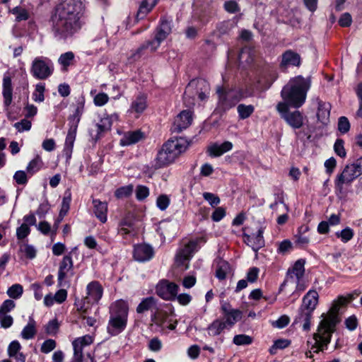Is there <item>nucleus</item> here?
Wrapping results in <instances>:
<instances>
[{
  "mask_svg": "<svg viewBox=\"0 0 362 362\" xmlns=\"http://www.w3.org/2000/svg\"><path fill=\"white\" fill-rule=\"evenodd\" d=\"M74 262L71 252L66 255L59 263L58 271V284L62 286L63 281L67 277L68 274L73 270Z\"/></svg>",
  "mask_w": 362,
  "mask_h": 362,
  "instance_id": "f8f14e48",
  "label": "nucleus"
},
{
  "mask_svg": "<svg viewBox=\"0 0 362 362\" xmlns=\"http://www.w3.org/2000/svg\"><path fill=\"white\" fill-rule=\"evenodd\" d=\"M153 256V248L148 245H138L134 247V257L138 262L150 260Z\"/></svg>",
  "mask_w": 362,
  "mask_h": 362,
  "instance_id": "6ab92c4d",
  "label": "nucleus"
},
{
  "mask_svg": "<svg viewBox=\"0 0 362 362\" xmlns=\"http://www.w3.org/2000/svg\"><path fill=\"white\" fill-rule=\"evenodd\" d=\"M313 315V311L305 310V308L300 306L294 318L293 324L299 325L304 331H308L310 329V320Z\"/></svg>",
  "mask_w": 362,
  "mask_h": 362,
  "instance_id": "ddd939ff",
  "label": "nucleus"
},
{
  "mask_svg": "<svg viewBox=\"0 0 362 362\" xmlns=\"http://www.w3.org/2000/svg\"><path fill=\"white\" fill-rule=\"evenodd\" d=\"M216 93L218 96L217 108L221 112H226L234 107L242 98V93L237 89H226L218 87Z\"/></svg>",
  "mask_w": 362,
  "mask_h": 362,
  "instance_id": "423d86ee",
  "label": "nucleus"
},
{
  "mask_svg": "<svg viewBox=\"0 0 362 362\" xmlns=\"http://www.w3.org/2000/svg\"><path fill=\"white\" fill-rule=\"evenodd\" d=\"M43 162L40 156H36L31 160L26 167V172L29 177L37 173L42 167Z\"/></svg>",
  "mask_w": 362,
  "mask_h": 362,
  "instance_id": "4c0bfd02",
  "label": "nucleus"
},
{
  "mask_svg": "<svg viewBox=\"0 0 362 362\" xmlns=\"http://www.w3.org/2000/svg\"><path fill=\"white\" fill-rule=\"evenodd\" d=\"M23 291V286L18 284H16L8 288L7 294L10 298L17 299L22 296Z\"/></svg>",
  "mask_w": 362,
  "mask_h": 362,
  "instance_id": "3c124183",
  "label": "nucleus"
},
{
  "mask_svg": "<svg viewBox=\"0 0 362 362\" xmlns=\"http://www.w3.org/2000/svg\"><path fill=\"white\" fill-rule=\"evenodd\" d=\"M232 272L231 267L228 262L223 259H218L216 262V269L215 276L219 280H224L227 275Z\"/></svg>",
  "mask_w": 362,
  "mask_h": 362,
  "instance_id": "c756f323",
  "label": "nucleus"
},
{
  "mask_svg": "<svg viewBox=\"0 0 362 362\" xmlns=\"http://www.w3.org/2000/svg\"><path fill=\"white\" fill-rule=\"evenodd\" d=\"M118 234L123 238H126L128 235H134V231L132 222L127 218L122 219L118 226Z\"/></svg>",
  "mask_w": 362,
  "mask_h": 362,
  "instance_id": "f704fd0d",
  "label": "nucleus"
},
{
  "mask_svg": "<svg viewBox=\"0 0 362 362\" xmlns=\"http://www.w3.org/2000/svg\"><path fill=\"white\" fill-rule=\"evenodd\" d=\"M30 233V228L27 223H23L16 229V236L18 240L25 238Z\"/></svg>",
  "mask_w": 362,
  "mask_h": 362,
  "instance_id": "13d9d810",
  "label": "nucleus"
},
{
  "mask_svg": "<svg viewBox=\"0 0 362 362\" xmlns=\"http://www.w3.org/2000/svg\"><path fill=\"white\" fill-rule=\"evenodd\" d=\"M83 109L84 99L81 98V100L78 101L74 114L69 117V125L78 127V123L81 119V117L83 112Z\"/></svg>",
  "mask_w": 362,
  "mask_h": 362,
  "instance_id": "72a5a7b5",
  "label": "nucleus"
},
{
  "mask_svg": "<svg viewBox=\"0 0 362 362\" xmlns=\"http://www.w3.org/2000/svg\"><path fill=\"white\" fill-rule=\"evenodd\" d=\"M21 251L29 259H33L36 256L35 247L28 244L21 245Z\"/></svg>",
  "mask_w": 362,
  "mask_h": 362,
  "instance_id": "680f3d73",
  "label": "nucleus"
},
{
  "mask_svg": "<svg viewBox=\"0 0 362 362\" xmlns=\"http://www.w3.org/2000/svg\"><path fill=\"white\" fill-rule=\"evenodd\" d=\"M254 51L248 47H243L239 53L238 59L241 63L250 64L254 59Z\"/></svg>",
  "mask_w": 362,
  "mask_h": 362,
  "instance_id": "79ce46f5",
  "label": "nucleus"
},
{
  "mask_svg": "<svg viewBox=\"0 0 362 362\" xmlns=\"http://www.w3.org/2000/svg\"><path fill=\"white\" fill-rule=\"evenodd\" d=\"M192 112L190 110L182 111L175 118L173 122V131L180 132L189 127L192 122Z\"/></svg>",
  "mask_w": 362,
  "mask_h": 362,
  "instance_id": "9b49d317",
  "label": "nucleus"
},
{
  "mask_svg": "<svg viewBox=\"0 0 362 362\" xmlns=\"http://www.w3.org/2000/svg\"><path fill=\"white\" fill-rule=\"evenodd\" d=\"M319 300V294L315 290H310L303 298L300 307L313 311L315 310Z\"/></svg>",
  "mask_w": 362,
  "mask_h": 362,
  "instance_id": "393cba45",
  "label": "nucleus"
},
{
  "mask_svg": "<svg viewBox=\"0 0 362 362\" xmlns=\"http://www.w3.org/2000/svg\"><path fill=\"white\" fill-rule=\"evenodd\" d=\"M45 90V84L39 83L36 84L35 91L33 93V98L35 102L41 103L44 101L45 96L44 93Z\"/></svg>",
  "mask_w": 362,
  "mask_h": 362,
  "instance_id": "de8ad7c7",
  "label": "nucleus"
},
{
  "mask_svg": "<svg viewBox=\"0 0 362 362\" xmlns=\"http://www.w3.org/2000/svg\"><path fill=\"white\" fill-rule=\"evenodd\" d=\"M172 22L166 19L165 17H162L160 21V24L155 31L154 36L163 42L172 32Z\"/></svg>",
  "mask_w": 362,
  "mask_h": 362,
  "instance_id": "4be33fe9",
  "label": "nucleus"
},
{
  "mask_svg": "<svg viewBox=\"0 0 362 362\" xmlns=\"http://www.w3.org/2000/svg\"><path fill=\"white\" fill-rule=\"evenodd\" d=\"M93 211L95 217L103 223L107 220V203L100 199H93L92 201Z\"/></svg>",
  "mask_w": 362,
  "mask_h": 362,
  "instance_id": "aec40b11",
  "label": "nucleus"
},
{
  "mask_svg": "<svg viewBox=\"0 0 362 362\" xmlns=\"http://www.w3.org/2000/svg\"><path fill=\"white\" fill-rule=\"evenodd\" d=\"M144 138V133L140 130L125 132L120 139L119 144L122 146L134 144Z\"/></svg>",
  "mask_w": 362,
  "mask_h": 362,
  "instance_id": "a878e982",
  "label": "nucleus"
},
{
  "mask_svg": "<svg viewBox=\"0 0 362 362\" xmlns=\"http://www.w3.org/2000/svg\"><path fill=\"white\" fill-rule=\"evenodd\" d=\"M156 310L151 314V319L153 322L158 326H162L166 320L167 313L155 308Z\"/></svg>",
  "mask_w": 362,
  "mask_h": 362,
  "instance_id": "a18cd8bd",
  "label": "nucleus"
},
{
  "mask_svg": "<svg viewBox=\"0 0 362 362\" xmlns=\"http://www.w3.org/2000/svg\"><path fill=\"white\" fill-rule=\"evenodd\" d=\"M147 106L146 95L139 94L132 100L128 112L132 114H135V117H139L145 111Z\"/></svg>",
  "mask_w": 362,
  "mask_h": 362,
  "instance_id": "2eb2a0df",
  "label": "nucleus"
},
{
  "mask_svg": "<svg viewBox=\"0 0 362 362\" xmlns=\"http://www.w3.org/2000/svg\"><path fill=\"white\" fill-rule=\"evenodd\" d=\"M11 12L16 16V20L17 21H26L29 18L27 10L20 6L13 8Z\"/></svg>",
  "mask_w": 362,
  "mask_h": 362,
  "instance_id": "8fccbe9b",
  "label": "nucleus"
},
{
  "mask_svg": "<svg viewBox=\"0 0 362 362\" xmlns=\"http://www.w3.org/2000/svg\"><path fill=\"white\" fill-rule=\"evenodd\" d=\"M36 334L35 322L33 318H30L28 324L23 328L21 336L25 339H30Z\"/></svg>",
  "mask_w": 362,
  "mask_h": 362,
  "instance_id": "37998d69",
  "label": "nucleus"
},
{
  "mask_svg": "<svg viewBox=\"0 0 362 362\" xmlns=\"http://www.w3.org/2000/svg\"><path fill=\"white\" fill-rule=\"evenodd\" d=\"M2 95L4 98V105L8 110L13 100V86L11 78L4 74L2 82Z\"/></svg>",
  "mask_w": 362,
  "mask_h": 362,
  "instance_id": "f3484780",
  "label": "nucleus"
},
{
  "mask_svg": "<svg viewBox=\"0 0 362 362\" xmlns=\"http://www.w3.org/2000/svg\"><path fill=\"white\" fill-rule=\"evenodd\" d=\"M134 191V187L132 185L122 186L119 187L115 192V196L117 199H124L131 196Z\"/></svg>",
  "mask_w": 362,
  "mask_h": 362,
  "instance_id": "49530a36",
  "label": "nucleus"
},
{
  "mask_svg": "<svg viewBox=\"0 0 362 362\" xmlns=\"http://www.w3.org/2000/svg\"><path fill=\"white\" fill-rule=\"evenodd\" d=\"M203 197L206 202H209V204L212 207L217 206L220 203V198L216 194H215L214 193L204 192Z\"/></svg>",
  "mask_w": 362,
  "mask_h": 362,
  "instance_id": "052dcab7",
  "label": "nucleus"
},
{
  "mask_svg": "<svg viewBox=\"0 0 362 362\" xmlns=\"http://www.w3.org/2000/svg\"><path fill=\"white\" fill-rule=\"evenodd\" d=\"M77 127L69 125V129L65 140V150L69 152L72 151L74 144L76 139Z\"/></svg>",
  "mask_w": 362,
  "mask_h": 362,
  "instance_id": "a19ab883",
  "label": "nucleus"
},
{
  "mask_svg": "<svg viewBox=\"0 0 362 362\" xmlns=\"http://www.w3.org/2000/svg\"><path fill=\"white\" fill-rule=\"evenodd\" d=\"M244 242L251 247L254 251H257L264 245L263 230L259 228L256 233L251 235L245 234Z\"/></svg>",
  "mask_w": 362,
  "mask_h": 362,
  "instance_id": "dca6fc26",
  "label": "nucleus"
},
{
  "mask_svg": "<svg viewBox=\"0 0 362 362\" xmlns=\"http://www.w3.org/2000/svg\"><path fill=\"white\" fill-rule=\"evenodd\" d=\"M112 126L111 119L108 115L101 118L100 122L94 125V129H91V134L95 140L100 138L103 133L109 130Z\"/></svg>",
  "mask_w": 362,
  "mask_h": 362,
  "instance_id": "5701e85b",
  "label": "nucleus"
},
{
  "mask_svg": "<svg viewBox=\"0 0 362 362\" xmlns=\"http://www.w3.org/2000/svg\"><path fill=\"white\" fill-rule=\"evenodd\" d=\"M30 71L35 78L45 80L52 75L54 65L49 58L37 57L32 62Z\"/></svg>",
  "mask_w": 362,
  "mask_h": 362,
  "instance_id": "0eeeda50",
  "label": "nucleus"
},
{
  "mask_svg": "<svg viewBox=\"0 0 362 362\" xmlns=\"http://www.w3.org/2000/svg\"><path fill=\"white\" fill-rule=\"evenodd\" d=\"M158 0H144L136 14L137 20L143 19L156 5Z\"/></svg>",
  "mask_w": 362,
  "mask_h": 362,
  "instance_id": "473e14b6",
  "label": "nucleus"
},
{
  "mask_svg": "<svg viewBox=\"0 0 362 362\" xmlns=\"http://www.w3.org/2000/svg\"><path fill=\"white\" fill-rule=\"evenodd\" d=\"M28 177H30L27 172L24 170H18L13 175V180L18 185H26L28 181Z\"/></svg>",
  "mask_w": 362,
  "mask_h": 362,
  "instance_id": "603ef678",
  "label": "nucleus"
},
{
  "mask_svg": "<svg viewBox=\"0 0 362 362\" xmlns=\"http://www.w3.org/2000/svg\"><path fill=\"white\" fill-rule=\"evenodd\" d=\"M197 247V243L194 241H190L185 247L180 249L177 253L186 257L189 259L192 257L194 251Z\"/></svg>",
  "mask_w": 362,
  "mask_h": 362,
  "instance_id": "09e8293b",
  "label": "nucleus"
},
{
  "mask_svg": "<svg viewBox=\"0 0 362 362\" xmlns=\"http://www.w3.org/2000/svg\"><path fill=\"white\" fill-rule=\"evenodd\" d=\"M170 204V199L167 195H160L156 200V205L161 211L165 210Z\"/></svg>",
  "mask_w": 362,
  "mask_h": 362,
  "instance_id": "338daca9",
  "label": "nucleus"
},
{
  "mask_svg": "<svg viewBox=\"0 0 362 362\" xmlns=\"http://www.w3.org/2000/svg\"><path fill=\"white\" fill-rule=\"evenodd\" d=\"M233 148V144L230 141H225L221 144H213L209 146V154L213 156H220L223 153L230 151Z\"/></svg>",
  "mask_w": 362,
  "mask_h": 362,
  "instance_id": "c85d7f7f",
  "label": "nucleus"
},
{
  "mask_svg": "<svg viewBox=\"0 0 362 362\" xmlns=\"http://www.w3.org/2000/svg\"><path fill=\"white\" fill-rule=\"evenodd\" d=\"M103 288L101 284L96 281H91L86 287V296L81 300L85 305L97 303L102 298Z\"/></svg>",
  "mask_w": 362,
  "mask_h": 362,
  "instance_id": "9d476101",
  "label": "nucleus"
},
{
  "mask_svg": "<svg viewBox=\"0 0 362 362\" xmlns=\"http://www.w3.org/2000/svg\"><path fill=\"white\" fill-rule=\"evenodd\" d=\"M136 197L138 200H144L149 195V189L144 185H138L135 190Z\"/></svg>",
  "mask_w": 362,
  "mask_h": 362,
  "instance_id": "bf43d9fd",
  "label": "nucleus"
},
{
  "mask_svg": "<svg viewBox=\"0 0 362 362\" xmlns=\"http://www.w3.org/2000/svg\"><path fill=\"white\" fill-rule=\"evenodd\" d=\"M76 305L77 306V310L81 313V317L86 320V324L90 327L95 326L96 323V319L92 317H87L86 315V314L88 313L89 305H85V303H83L82 301L77 302Z\"/></svg>",
  "mask_w": 362,
  "mask_h": 362,
  "instance_id": "ea45409f",
  "label": "nucleus"
},
{
  "mask_svg": "<svg viewBox=\"0 0 362 362\" xmlns=\"http://www.w3.org/2000/svg\"><path fill=\"white\" fill-rule=\"evenodd\" d=\"M310 84L308 79L300 76H296L289 81L281 90V97L284 103H279L277 105V110L281 115V117L286 113H290L288 105L298 108L303 105L306 99V95Z\"/></svg>",
  "mask_w": 362,
  "mask_h": 362,
  "instance_id": "7ed1b4c3",
  "label": "nucleus"
},
{
  "mask_svg": "<svg viewBox=\"0 0 362 362\" xmlns=\"http://www.w3.org/2000/svg\"><path fill=\"white\" fill-rule=\"evenodd\" d=\"M156 300L153 297H147L144 298L136 308L137 313H143L148 310H152L156 308Z\"/></svg>",
  "mask_w": 362,
  "mask_h": 362,
  "instance_id": "c9c22d12",
  "label": "nucleus"
},
{
  "mask_svg": "<svg viewBox=\"0 0 362 362\" xmlns=\"http://www.w3.org/2000/svg\"><path fill=\"white\" fill-rule=\"evenodd\" d=\"M56 345L54 339H47L42 343L40 351L44 354H48L55 349Z\"/></svg>",
  "mask_w": 362,
  "mask_h": 362,
  "instance_id": "0e129e2a",
  "label": "nucleus"
},
{
  "mask_svg": "<svg viewBox=\"0 0 362 362\" xmlns=\"http://www.w3.org/2000/svg\"><path fill=\"white\" fill-rule=\"evenodd\" d=\"M84 11L81 0H61L52 16L55 37L65 40L78 33L85 23Z\"/></svg>",
  "mask_w": 362,
  "mask_h": 362,
  "instance_id": "f257e3e1",
  "label": "nucleus"
},
{
  "mask_svg": "<svg viewBox=\"0 0 362 362\" xmlns=\"http://www.w3.org/2000/svg\"><path fill=\"white\" fill-rule=\"evenodd\" d=\"M161 42H162L160 40L154 36L153 40L146 41L141 46L144 47V50L149 49L151 52H154L160 47Z\"/></svg>",
  "mask_w": 362,
  "mask_h": 362,
  "instance_id": "864d4df0",
  "label": "nucleus"
},
{
  "mask_svg": "<svg viewBox=\"0 0 362 362\" xmlns=\"http://www.w3.org/2000/svg\"><path fill=\"white\" fill-rule=\"evenodd\" d=\"M350 129V123L346 117H341L338 121V130L341 134L348 132Z\"/></svg>",
  "mask_w": 362,
  "mask_h": 362,
  "instance_id": "69168bd1",
  "label": "nucleus"
},
{
  "mask_svg": "<svg viewBox=\"0 0 362 362\" xmlns=\"http://www.w3.org/2000/svg\"><path fill=\"white\" fill-rule=\"evenodd\" d=\"M128 312V304L122 300H116L110 306V317H127Z\"/></svg>",
  "mask_w": 362,
  "mask_h": 362,
  "instance_id": "412c9836",
  "label": "nucleus"
},
{
  "mask_svg": "<svg viewBox=\"0 0 362 362\" xmlns=\"http://www.w3.org/2000/svg\"><path fill=\"white\" fill-rule=\"evenodd\" d=\"M331 105L329 103L319 102L317 112L318 120L322 124H327L329 121Z\"/></svg>",
  "mask_w": 362,
  "mask_h": 362,
  "instance_id": "7c9ffc66",
  "label": "nucleus"
},
{
  "mask_svg": "<svg viewBox=\"0 0 362 362\" xmlns=\"http://www.w3.org/2000/svg\"><path fill=\"white\" fill-rule=\"evenodd\" d=\"M300 64V55L292 51L287 50L282 54V59L280 66L282 69H286L289 66H298Z\"/></svg>",
  "mask_w": 362,
  "mask_h": 362,
  "instance_id": "b1692460",
  "label": "nucleus"
},
{
  "mask_svg": "<svg viewBox=\"0 0 362 362\" xmlns=\"http://www.w3.org/2000/svg\"><path fill=\"white\" fill-rule=\"evenodd\" d=\"M127 317H110L107 331L112 335L121 333L127 326Z\"/></svg>",
  "mask_w": 362,
  "mask_h": 362,
  "instance_id": "a211bd4d",
  "label": "nucleus"
},
{
  "mask_svg": "<svg viewBox=\"0 0 362 362\" xmlns=\"http://www.w3.org/2000/svg\"><path fill=\"white\" fill-rule=\"evenodd\" d=\"M224 313V322H226L228 328L232 327L238 321L242 318L243 313L237 309L227 310L225 306L222 308Z\"/></svg>",
  "mask_w": 362,
  "mask_h": 362,
  "instance_id": "bb28decb",
  "label": "nucleus"
},
{
  "mask_svg": "<svg viewBox=\"0 0 362 362\" xmlns=\"http://www.w3.org/2000/svg\"><path fill=\"white\" fill-rule=\"evenodd\" d=\"M305 260L300 259L297 260L291 269H289L287 272L286 279L284 284L289 281L296 280L299 281L303 276L305 272Z\"/></svg>",
  "mask_w": 362,
  "mask_h": 362,
  "instance_id": "4468645a",
  "label": "nucleus"
},
{
  "mask_svg": "<svg viewBox=\"0 0 362 362\" xmlns=\"http://www.w3.org/2000/svg\"><path fill=\"white\" fill-rule=\"evenodd\" d=\"M290 341L287 339H278L274 341L273 346L270 348L269 351L272 354H274L277 349H282L289 346Z\"/></svg>",
  "mask_w": 362,
  "mask_h": 362,
  "instance_id": "4d7b16f0",
  "label": "nucleus"
},
{
  "mask_svg": "<svg viewBox=\"0 0 362 362\" xmlns=\"http://www.w3.org/2000/svg\"><path fill=\"white\" fill-rule=\"evenodd\" d=\"M187 146L188 143L184 138L169 139L158 151L153 160V168L159 169L173 163L182 153L186 151Z\"/></svg>",
  "mask_w": 362,
  "mask_h": 362,
  "instance_id": "20e7f679",
  "label": "nucleus"
},
{
  "mask_svg": "<svg viewBox=\"0 0 362 362\" xmlns=\"http://www.w3.org/2000/svg\"><path fill=\"white\" fill-rule=\"evenodd\" d=\"M209 93V85L203 80H192L185 88L183 99L187 106L194 105V96L197 95L201 100L207 98Z\"/></svg>",
  "mask_w": 362,
  "mask_h": 362,
  "instance_id": "39448f33",
  "label": "nucleus"
},
{
  "mask_svg": "<svg viewBox=\"0 0 362 362\" xmlns=\"http://www.w3.org/2000/svg\"><path fill=\"white\" fill-rule=\"evenodd\" d=\"M148 347L150 351L158 352L161 350L163 344L158 337H153L149 341Z\"/></svg>",
  "mask_w": 362,
  "mask_h": 362,
  "instance_id": "774afa93",
  "label": "nucleus"
},
{
  "mask_svg": "<svg viewBox=\"0 0 362 362\" xmlns=\"http://www.w3.org/2000/svg\"><path fill=\"white\" fill-rule=\"evenodd\" d=\"M255 110V107L252 105L240 104L237 107L238 117L241 119L248 118Z\"/></svg>",
  "mask_w": 362,
  "mask_h": 362,
  "instance_id": "c03bdc74",
  "label": "nucleus"
},
{
  "mask_svg": "<svg viewBox=\"0 0 362 362\" xmlns=\"http://www.w3.org/2000/svg\"><path fill=\"white\" fill-rule=\"evenodd\" d=\"M225 329H228L226 322L222 320H214L208 327V333L211 336L220 334Z\"/></svg>",
  "mask_w": 362,
  "mask_h": 362,
  "instance_id": "58836bf2",
  "label": "nucleus"
},
{
  "mask_svg": "<svg viewBox=\"0 0 362 362\" xmlns=\"http://www.w3.org/2000/svg\"><path fill=\"white\" fill-rule=\"evenodd\" d=\"M233 342L238 346L248 345L252 342V339L246 334H238L233 337Z\"/></svg>",
  "mask_w": 362,
  "mask_h": 362,
  "instance_id": "6e6d98bb",
  "label": "nucleus"
},
{
  "mask_svg": "<svg viewBox=\"0 0 362 362\" xmlns=\"http://www.w3.org/2000/svg\"><path fill=\"white\" fill-rule=\"evenodd\" d=\"M284 119L293 129H299L303 124V117L299 111L286 113L284 116Z\"/></svg>",
  "mask_w": 362,
  "mask_h": 362,
  "instance_id": "cd10ccee",
  "label": "nucleus"
},
{
  "mask_svg": "<svg viewBox=\"0 0 362 362\" xmlns=\"http://www.w3.org/2000/svg\"><path fill=\"white\" fill-rule=\"evenodd\" d=\"M74 54L69 51L62 54L58 59V63L62 66V71H67L69 66L73 64L74 61Z\"/></svg>",
  "mask_w": 362,
  "mask_h": 362,
  "instance_id": "e433bc0d",
  "label": "nucleus"
},
{
  "mask_svg": "<svg viewBox=\"0 0 362 362\" xmlns=\"http://www.w3.org/2000/svg\"><path fill=\"white\" fill-rule=\"evenodd\" d=\"M358 177V173L350 165H346L341 173L337 176L334 181L337 194H344V185L351 184Z\"/></svg>",
  "mask_w": 362,
  "mask_h": 362,
  "instance_id": "1a4fd4ad",
  "label": "nucleus"
},
{
  "mask_svg": "<svg viewBox=\"0 0 362 362\" xmlns=\"http://www.w3.org/2000/svg\"><path fill=\"white\" fill-rule=\"evenodd\" d=\"M93 342V338L90 335L86 334L81 337L76 338L72 342L74 353L83 354L84 346L90 345Z\"/></svg>",
  "mask_w": 362,
  "mask_h": 362,
  "instance_id": "2f4dec72",
  "label": "nucleus"
},
{
  "mask_svg": "<svg viewBox=\"0 0 362 362\" xmlns=\"http://www.w3.org/2000/svg\"><path fill=\"white\" fill-rule=\"evenodd\" d=\"M336 235L340 238L343 243H347L351 240L354 237V230L347 227L343 229L341 232H337Z\"/></svg>",
  "mask_w": 362,
  "mask_h": 362,
  "instance_id": "5fc2aeb1",
  "label": "nucleus"
},
{
  "mask_svg": "<svg viewBox=\"0 0 362 362\" xmlns=\"http://www.w3.org/2000/svg\"><path fill=\"white\" fill-rule=\"evenodd\" d=\"M178 291L177 284L165 279L160 281L156 287V294L165 300H175Z\"/></svg>",
  "mask_w": 362,
  "mask_h": 362,
  "instance_id": "6e6552de",
  "label": "nucleus"
},
{
  "mask_svg": "<svg viewBox=\"0 0 362 362\" xmlns=\"http://www.w3.org/2000/svg\"><path fill=\"white\" fill-rule=\"evenodd\" d=\"M16 306V303L13 300H6L0 307V316L5 315L12 310Z\"/></svg>",
  "mask_w": 362,
  "mask_h": 362,
  "instance_id": "e2e57ef3",
  "label": "nucleus"
},
{
  "mask_svg": "<svg viewBox=\"0 0 362 362\" xmlns=\"http://www.w3.org/2000/svg\"><path fill=\"white\" fill-rule=\"evenodd\" d=\"M347 300L344 296H339L334 300L329 310L325 314H322V320L319 323L317 332L313 334L315 346L312 349L314 352H318L326 349L329 344L332 334L334 332L337 325L339 322L338 313L341 305L346 303Z\"/></svg>",
  "mask_w": 362,
  "mask_h": 362,
  "instance_id": "f03ea898",
  "label": "nucleus"
}]
</instances>
